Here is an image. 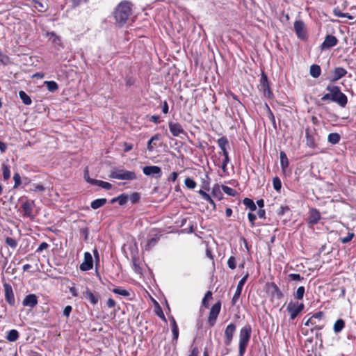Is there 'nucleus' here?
Returning <instances> with one entry per match:
<instances>
[{
	"label": "nucleus",
	"mask_w": 356,
	"mask_h": 356,
	"mask_svg": "<svg viewBox=\"0 0 356 356\" xmlns=\"http://www.w3.org/2000/svg\"><path fill=\"white\" fill-rule=\"evenodd\" d=\"M140 198V194L138 193L134 192L129 196V200L131 202L132 204H136L139 202Z\"/></svg>",
	"instance_id": "nucleus-46"
},
{
	"label": "nucleus",
	"mask_w": 356,
	"mask_h": 356,
	"mask_svg": "<svg viewBox=\"0 0 356 356\" xmlns=\"http://www.w3.org/2000/svg\"><path fill=\"white\" fill-rule=\"evenodd\" d=\"M38 298L35 294H29L24 298L22 304L25 307L33 308L38 305Z\"/></svg>",
	"instance_id": "nucleus-18"
},
{
	"label": "nucleus",
	"mask_w": 356,
	"mask_h": 356,
	"mask_svg": "<svg viewBox=\"0 0 356 356\" xmlns=\"http://www.w3.org/2000/svg\"><path fill=\"white\" fill-rule=\"evenodd\" d=\"M222 190L225 194L232 197H234L237 193L234 189L227 186H222Z\"/></svg>",
	"instance_id": "nucleus-39"
},
{
	"label": "nucleus",
	"mask_w": 356,
	"mask_h": 356,
	"mask_svg": "<svg viewBox=\"0 0 356 356\" xmlns=\"http://www.w3.org/2000/svg\"><path fill=\"white\" fill-rule=\"evenodd\" d=\"M198 193L201 195V197L206 201H207L208 202L210 203V204L213 207V209H216V205L214 202V201L211 199V196L206 193V191H204V190L202 189H200L199 191H198Z\"/></svg>",
	"instance_id": "nucleus-26"
},
{
	"label": "nucleus",
	"mask_w": 356,
	"mask_h": 356,
	"mask_svg": "<svg viewBox=\"0 0 356 356\" xmlns=\"http://www.w3.org/2000/svg\"><path fill=\"white\" fill-rule=\"evenodd\" d=\"M184 184L188 189H194L196 187V182L190 177H186L184 180Z\"/></svg>",
	"instance_id": "nucleus-38"
},
{
	"label": "nucleus",
	"mask_w": 356,
	"mask_h": 356,
	"mask_svg": "<svg viewBox=\"0 0 356 356\" xmlns=\"http://www.w3.org/2000/svg\"><path fill=\"white\" fill-rule=\"evenodd\" d=\"M169 129L173 136H179L181 134H184L185 131L182 126L178 122H170L168 123Z\"/></svg>",
	"instance_id": "nucleus-17"
},
{
	"label": "nucleus",
	"mask_w": 356,
	"mask_h": 356,
	"mask_svg": "<svg viewBox=\"0 0 356 356\" xmlns=\"http://www.w3.org/2000/svg\"><path fill=\"white\" fill-rule=\"evenodd\" d=\"M88 0H72V6L77 7L82 3H86Z\"/></svg>",
	"instance_id": "nucleus-60"
},
{
	"label": "nucleus",
	"mask_w": 356,
	"mask_h": 356,
	"mask_svg": "<svg viewBox=\"0 0 356 356\" xmlns=\"http://www.w3.org/2000/svg\"><path fill=\"white\" fill-rule=\"evenodd\" d=\"M72 307L70 305H67L63 310V315L67 318L70 316V313L72 312Z\"/></svg>",
	"instance_id": "nucleus-55"
},
{
	"label": "nucleus",
	"mask_w": 356,
	"mask_h": 356,
	"mask_svg": "<svg viewBox=\"0 0 356 356\" xmlns=\"http://www.w3.org/2000/svg\"><path fill=\"white\" fill-rule=\"evenodd\" d=\"M324 317V313L323 312H318L315 314H314L305 323V325L309 326V325H314V330H322L325 324L321 323L323 318Z\"/></svg>",
	"instance_id": "nucleus-4"
},
{
	"label": "nucleus",
	"mask_w": 356,
	"mask_h": 356,
	"mask_svg": "<svg viewBox=\"0 0 356 356\" xmlns=\"http://www.w3.org/2000/svg\"><path fill=\"white\" fill-rule=\"evenodd\" d=\"M326 90L331 92L332 102L337 103L340 106L345 107L348 102V98L343 94L339 86H327Z\"/></svg>",
	"instance_id": "nucleus-3"
},
{
	"label": "nucleus",
	"mask_w": 356,
	"mask_h": 356,
	"mask_svg": "<svg viewBox=\"0 0 356 356\" xmlns=\"http://www.w3.org/2000/svg\"><path fill=\"white\" fill-rule=\"evenodd\" d=\"M3 177L4 180H7L10 177V170L8 165L3 164L2 165Z\"/></svg>",
	"instance_id": "nucleus-40"
},
{
	"label": "nucleus",
	"mask_w": 356,
	"mask_h": 356,
	"mask_svg": "<svg viewBox=\"0 0 356 356\" xmlns=\"http://www.w3.org/2000/svg\"><path fill=\"white\" fill-rule=\"evenodd\" d=\"M132 14L131 3L128 1H121L113 12L115 23L119 26H124Z\"/></svg>",
	"instance_id": "nucleus-1"
},
{
	"label": "nucleus",
	"mask_w": 356,
	"mask_h": 356,
	"mask_svg": "<svg viewBox=\"0 0 356 356\" xmlns=\"http://www.w3.org/2000/svg\"><path fill=\"white\" fill-rule=\"evenodd\" d=\"M217 143L218 145V147L222 150L223 156L229 155L228 151L227 149V147L229 146V142L227 138L225 136H222L218 139Z\"/></svg>",
	"instance_id": "nucleus-21"
},
{
	"label": "nucleus",
	"mask_w": 356,
	"mask_h": 356,
	"mask_svg": "<svg viewBox=\"0 0 356 356\" xmlns=\"http://www.w3.org/2000/svg\"><path fill=\"white\" fill-rule=\"evenodd\" d=\"M294 31L297 37L300 40H305L307 38L305 24L301 20H297L294 22Z\"/></svg>",
	"instance_id": "nucleus-9"
},
{
	"label": "nucleus",
	"mask_w": 356,
	"mask_h": 356,
	"mask_svg": "<svg viewBox=\"0 0 356 356\" xmlns=\"http://www.w3.org/2000/svg\"><path fill=\"white\" fill-rule=\"evenodd\" d=\"M273 185L274 189L276 191H280V189L282 188V183H281L280 179L277 177H275L273 179Z\"/></svg>",
	"instance_id": "nucleus-45"
},
{
	"label": "nucleus",
	"mask_w": 356,
	"mask_h": 356,
	"mask_svg": "<svg viewBox=\"0 0 356 356\" xmlns=\"http://www.w3.org/2000/svg\"><path fill=\"white\" fill-rule=\"evenodd\" d=\"M305 305L302 302L290 301L287 305L286 311L290 314V319L294 320L304 309Z\"/></svg>",
	"instance_id": "nucleus-6"
},
{
	"label": "nucleus",
	"mask_w": 356,
	"mask_h": 356,
	"mask_svg": "<svg viewBox=\"0 0 356 356\" xmlns=\"http://www.w3.org/2000/svg\"><path fill=\"white\" fill-rule=\"evenodd\" d=\"M280 165L281 168L284 170L289 165V160L286 155V154L284 152H281L280 154Z\"/></svg>",
	"instance_id": "nucleus-35"
},
{
	"label": "nucleus",
	"mask_w": 356,
	"mask_h": 356,
	"mask_svg": "<svg viewBox=\"0 0 356 356\" xmlns=\"http://www.w3.org/2000/svg\"><path fill=\"white\" fill-rule=\"evenodd\" d=\"M13 180L15 181L14 188H17L21 184V177L19 173L16 172L13 175Z\"/></svg>",
	"instance_id": "nucleus-50"
},
{
	"label": "nucleus",
	"mask_w": 356,
	"mask_h": 356,
	"mask_svg": "<svg viewBox=\"0 0 356 356\" xmlns=\"http://www.w3.org/2000/svg\"><path fill=\"white\" fill-rule=\"evenodd\" d=\"M207 180L202 179V189L209 191L210 189V179L207 175H205Z\"/></svg>",
	"instance_id": "nucleus-43"
},
{
	"label": "nucleus",
	"mask_w": 356,
	"mask_h": 356,
	"mask_svg": "<svg viewBox=\"0 0 356 356\" xmlns=\"http://www.w3.org/2000/svg\"><path fill=\"white\" fill-rule=\"evenodd\" d=\"M5 242L6 245L13 249H15L17 246V241L11 237H6Z\"/></svg>",
	"instance_id": "nucleus-44"
},
{
	"label": "nucleus",
	"mask_w": 356,
	"mask_h": 356,
	"mask_svg": "<svg viewBox=\"0 0 356 356\" xmlns=\"http://www.w3.org/2000/svg\"><path fill=\"white\" fill-rule=\"evenodd\" d=\"M248 218L249 221L251 223V226L254 227V220L257 218L256 215H254L252 213H249L248 215Z\"/></svg>",
	"instance_id": "nucleus-56"
},
{
	"label": "nucleus",
	"mask_w": 356,
	"mask_h": 356,
	"mask_svg": "<svg viewBox=\"0 0 356 356\" xmlns=\"http://www.w3.org/2000/svg\"><path fill=\"white\" fill-rule=\"evenodd\" d=\"M104 183V181H102V180H97V179H95L93 181H91V184L92 185H96V186H100L102 188V186H103V184Z\"/></svg>",
	"instance_id": "nucleus-61"
},
{
	"label": "nucleus",
	"mask_w": 356,
	"mask_h": 356,
	"mask_svg": "<svg viewBox=\"0 0 356 356\" xmlns=\"http://www.w3.org/2000/svg\"><path fill=\"white\" fill-rule=\"evenodd\" d=\"M83 296L92 305H96L98 302L99 298L90 291L89 289H86V291L83 292Z\"/></svg>",
	"instance_id": "nucleus-24"
},
{
	"label": "nucleus",
	"mask_w": 356,
	"mask_h": 356,
	"mask_svg": "<svg viewBox=\"0 0 356 356\" xmlns=\"http://www.w3.org/2000/svg\"><path fill=\"white\" fill-rule=\"evenodd\" d=\"M333 13L335 16L339 17H343L344 16V13H342L338 8H335L333 10Z\"/></svg>",
	"instance_id": "nucleus-58"
},
{
	"label": "nucleus",
	"mask_w": 356,
	"mask_h": 356,
	"mask_svg": "<svg viewBox=\"0 0 356 356\" xmlns=\"http://www.w3.org/2000/svg\"><path fill=\"white\" fill-rule=\"evenodd\" d=\"M107 200L106 198L96 199L91 202L90 207L92 209H97L104 206Z\"/></svg>",
	"instance_id": "nucleus-27"
},
{
	"label": "nucleus",
	"mask_w": 356,
	"mask_h": 356,
	"mask_svg": "<svg viewBox=\"0 0 356 356\" xmlns=\"http://www.w3.org/2000/svg\"><path fill=\"white\" fill-rule=\"evenodd\" d=\"M306 145L310 148H315L317 147L316 139L317 135L314 130L307 129L305 131Z\"/></svg>",
	"instance_id": "nucleus-10"
},
{
	"label": "nucleus",
	"mask_w": 356,
	"mask_h": 356,
	"mask_svg": "<svg viewBox=\"0 0 356 356\" xmlns=\"http://www.w3.org/2000/svg\"><path fill=\"white\" fill-rule=\"evenodd\" d=\"M112 291L115 294L120 295L124 297H127L130 295L128 291L121 288H115L112 289Z\"/></svg>",
	"instance_id": "nucleus-41"
},
{
	"label": "nucleus",
	"mask_w": 356,
	"mask_h": 356,
	"mask_svg": "<svg viewBox=\"0 0 356 356\" xmlns=\"http://www.w3.org/2000/svg\"><path fill=\"white\" fill-rule=\"evenodd\" d=\"M353 237H354L353 233H348L346 237L341 238V241L343 243H347L350 242L353 239Z\"/></svg>",
	"instance_id": "nucleus-52"
},
{
	"label": "nucleus",
	"mask_w": 356,
	"mask_h": 356,
	"mask_svg": "<svg viewBox=\"0 0 356 356\" xmlns=\"http://www.w3.org/2000/svg\"><path fill=\"white\" fill-rule=\"evenodd\" d=\"M199 350L197 347H193L191 350V353L188 356H198Z\"/></svg>",
	"instance_id": "nucleus-64"
},
{
	"label": "nucleus",
	"mask_w": 356,
	"mask_h": 356,
	"mask_svg": "<svg viewBox=\"0 0 356 356\" xmlns=\"http://www.w3.org/2000/svg\"><path fill=\"white\" fill-rule=\"evenodd\" d=\"M93 267V260L92 255L90 252H86L84 253V259L80 265V270L82 271H88Z\"/></svg>",
	"instance_id": "nucleus-16"
},
{
	"label": "nucleus",
	"mask_w": 356,
	"mask_h": 356,
	"mask_svg": "<svg viewBox=\"0 0 356 356\" xmlns=\"http://www.w3.org/2000/svg\"><path fill=\"white\" fill-rule=\"evenodd\" d=\"M34 202L33 201H26L22 205V208L24 212V216L26 217H33V207Z\"/></svg>",
	"instance_id": "nucleus-20"
},
{
	"label": "nucleus",
	"mask_w": 356,
	"mask_h": 356,
	"mask_svg": "<svg viewBox=\"0 0 356 356\" xmlns=\"http://www.w3.org/2000/svg\"><path fill=\"white\" fill-rule=\"evenodd\" d=\"M170 325L172 332V342L177 343V339L179 337V328L173 317H172L170 319Z\"/></svg>",
	"instance_id": "nucleus-25"
},
{
	"label": "nucleus",
	"mask_w": 356,
	"mask_h": 356,
	"mask_svg": "<svg viewBox=\"0 0 356 356\" xmlns=\"http://www.w3.org/2000/svg\"><path fill=\"white\" fill-rule=\"evenodd\" d=\"M251 337V327L245 325L240 330L239 343H238V356H243L248 342Z\"/></svg>",
	"instance_id": "nucleus-2"
},
{
	"label": "nucleus",
	"mask_w": 356,
	"mask_h": 356,
	"mask_svg": "<svg viewBox=\"0 0 356 356\" xmlns=\"http://www.w3.org/2000/svg\"><path fill=\"white\" fill-rule=\"evenodd\" d=\"M158 239L156 238H151L147 241V243L145 246V250L149 251L154 246L156 245Z\"/></svg>",
	"instance_id": "nucleus-36"
},
{
	"label": "nucleus",
	"mask_w": 356,
	"mask_h": 356,
	"mask_svg": "<svg viewBox=\"0 0 356 356\" xmlns=\"http://www.w3.org/2000/svg\"><path fill=\"white\" fill-rule=\"evenodd\" d=\"M6 301L10 305L14 306L15 303L14 293L11 285L8 283L3 284Z\"/></svg>",
	"instance_id": "nucleus-15"
},
{
	"label": "nucleus",
	"mask_w": 356,
	"mask_h": 356,
	"mask_svg": "<svg viewBox=\"0 0 356 356\" xmlns=\"http://www.w3.org/2000/svg\"><path fill=\"white\" fill-rule=\"evenodd\" d=\"M236 330V326L234 323H229L225 330V340L224 343L226 346H229L232 341L233 337Z\"/></svg>",
	"instance_id": "nucleus-11"
},
{
	"label": "nucleus",
	"mask_w": 356,
	"mask_h": 356,
	"mask_svg": "<svg viewBox=\"0 0 356 356\" xmlns=\"http://www.w3.org/2000/svg\"><path fill=\"white\" fill-rule=\"evenodd\" d=\"M289 277L290 278L291 280H294V281H301L304 279L302 277L300 276V274H296V273L289 274Z\"/></svg>",
	"instance_id": "nucleus-51"
},
{
	"label": "nucleus",
	"mask_w": 356,
	"mask_h": 356,
	"mask_svg": "<svg viewBox=\"0 0 356 356\" xmlns=\"http://www.w3.org/2000/svg\"><path fill=\"white\" fill-rule=\"evenodd\" d=\"M45 190L44 187L41 184H34L30 188L31 191L33 192H43Z\"/></svg>",
	"instance_id": "nucleus-48"
},
{
	"label": "nucleus",
	"mask_w": 356,
	"mask_h": 356,
	"mask_svg": "<svg viewBox=\"0 0 356 356\" xmlns=\"http://www.w3.org/2000/svg\"><path fill=\"white\" fill-rule=\"evenodd\" d=\"M35 7L39 10V11H44L46 10V7L43 5L42 3L36 1L35 2Z\"/></svg>",
	"instance_id": "nucleus-54"
},
{
	"label": "nucleus",
	"mask_w": 356,
	"mask_h": 356,
	"mask_svg": "<svg viewBox=\"0 0 356 356\" xmlns=\"http://www.w3.org/2000/svg\"><path fill=\"white\" fill-rule=\"evenodd\" d=\"M220 309L221 303L220 301L215 303L211 308L208 317V324L210 327H213L215 325L218 316L220 312Z\"/></svg>",
	"instance_id": "nucleus-7"
},
{
	"label": "nucleus",
	"mask_w": 356,
	"mask_h": 356,
	"mask_svg": "<svg viewBox=\"0 0 356 356\" xmlns=\"http://www.w3.org/2000/svg\"><path fill=\"white\" fill-rule=\"evenodd\" d=\"M248 277H249V274L247 273L243 277V278L238 282L237 287H236V290L235 293L232 300V303L233 305H236L238 300L239 299L240 296L241 294L243 286L245 284V282L247 281Z\"/></svg>",
	"instance_id": "nucleus-14"
},
{
	"label": "nucleus",
	"mask_w": 356,
	"mask_h": 356,
	"mask_svg": "<svg viewBox=\"0 0 356 356\" xmlns=\"http://www.w3.org/2000/svg\"><path fill=\"white\" fill-rule=\"evenodd\" d=\"M227 266L232 270H234V269L236 268V258L234 256H231L228 259V260H227Z\"/></svg>",
	"instance_id": "nucleus-47"
},
{
	"label": "nucleus",
	"mask_w": 356,
	"mask_h": 356,
	"mask_svg": "<svg viewBox=\"0 0 356 356\" xmlns=\"http://www.w3.org/2000/svg\"><path fill=\"white\" fill-rule=\"evenodd\" d=\"M345 327V322L343 319H338L334 324L333 330L335 333H339Z\"/></svg>",
	"instance_id": "nucleus-29"
},
{
	"label": "nucleus",
	"mask_w": 356,
	"mask_h": 356,
	"mask_svg": "<svg viewBox=\"0 0 356 356\" xmlns=\"http://www.w3.org/2000/svg\"><path fill=\"white\" fill-rule=\"evenodd\" d=\"M260 88L265 96H267L269 98L272 97L273 93L270 89L268 77L264 72H262L261 74V77L260 80Z\"/></svg>",
	"instance_id": "nucleus-13"
},
{
	"label": "nucleus",
	"mask_w": 356,
	"mask_h": 356,
	"mask_svg": "<svg viewBox=\"0 0 356 356\" xmlns=\"http://www.w3.org/2000/svg\"><path fill=\"white\" fill-rule=\"evenodd\" d=\"M305 291V289L304 286H299L293 294L294 298L297 300H302L304 297Z\"/></svg>",
	"instance_id": "nucleus-37"
},
{
	"label": "nucleus",
	"mask_w": 356,
	"mask_h": 356,
	"mask_svg": "<svg viewBox=\"0 0 356 356\" xmlns=\"http://www.w3.org/2000/svg\"><path fill=\"white\" fill-rule=\"evenodd\" d=\"M178 177V173L177 172H173L171 175L168 177L167 180L168 181H175Z\"/></svg>",
	"instance_id": "nucleus-57"
},
{
	"label": "nucleus",
	"mask_w": 356,
	"mask_h": 356,
	"mask_svg": "<svg viewBox=\"0 0 356 356\" xmlns=\"http://www.w3.org/2000/svg\"><path fill=\"white\" fill-rule=\"evenodd\" d=\"M19 338V332L16 330H10L6 336V339L8 341L14 342L17 341Z\"/></svg>",
	"instance_id": "nucleus-31"
},
{
	"label": "nucleus",
	"mask_w": 356,
	"mask_h": 356,
	"mask_svg": "<svg viewBox=\"0 0 356 356\" xmlns=\"http://www.w3.org/2000/svg\"><path fill=\"white\" fill-rule=\"evenodd\" d=\"M84 179L85 180L88 182V183H90L91 184V181H93L94 179H91L90 177H89V172H88V168H86L84 171Z\"/></svg>",
	"instance_id": "nucleus-59"
},
{
	"label": "nucleus",
	"mask_w": 356,
	"mask_h": 356,
	"mask_svg": "<svg viewBox=\"0 0 356 356\" xmlns=\"http://www.w3.org/2000/svg\"><path fill=\"white\" fill-rule=\"evenodd\" d=\"M347 73V71L341 67L334 68L332 72V81H336L343 77Z\"/></svg>",
	"instance_id": "nucleus-22"
},
{
	"label": "nucleus",
	"mask_w": 356,
	"mask_h": 356,
	"mask_svg": "<svg viewBox=\"0 0 356 356\" xmlns=\"http://www.w3.org/2000/svg\"><path fill=\"white\" fill-rule=\"evenodd\" d=\"M229 161H230V160H229V155L224 156V159H223V161L222 162V165H221V168L224 172H226L227 165L229 163Z\"/></svg>",
	"instance_id": "nucleus-49"
},
{
	"label": "nucleus",
	"mask_w": 356,
	"mask_h": 356,
	"mask_svg": "<svg viewBox=\"0 0 356 356\" xmlns=\"http://www.w3.org/2000/svg\"><path fill=\"white\" fill-rule=\"evenodd\" d=\"M19 96L25 105H30L32 103L31 97L23 90L19 92Z\"/></svg>",
	"instance_id": "nucleus-33"
},
{
	"label": "nucleus",
	"mask_w": 356,
	"mask_h": 356,
	"mask_svg": "<svg viewBox=\"0 0 356 356\" xmlns=\"http://www.w3.org/2000/svg\"><path fill=\"white\" fill-rule=\"evenodd\" d=\"M44 84L47 86L49 91L54 92L58 89L57 83L54 81H46Z\"/></svg>",
	"instance_id": "nucleus-32"
},
{
	"label": "nucleus",
	"mask_w": 356,
	"mask_h": 356,
	"mask_svg": "<svg viewBox=\"0 0 356 356\" xmlns=\"http://www.w3.org/2000/svg\"><path fill=\"white\" fill-rule=\"evenodd\" d=\"M338 43L337 38L332 35H327L325 38L324 41L321 44L320 48L321 51L329 49L334 46H336Z\"/></svg>",
	"instance_id": "nucleus-12"
},
{
	"label": "nucleus",
	"mask_w": 356,
	"mask_h": 356,
	"mask_svg": "<svg viewBox=\"0 0 356 356\" xmlns=\"http://www.w3.org/2000/svg\"><path fill=\"white\" fill-rule=\"evenodd\" d=\"M341 139V136L338 133H331L327 136V141L332 144H337Z\"/></svg>",
	"instance_id": "nucleus-30"
},
{
	"label": "nucleus",
	"mask_w": 356,
	"mask_h": 356,
	"mask_svg": "<svg viewBox=\"0 0 356 356\" xmlns=\"http://www.w3.org/2000/svg\"><path fill=\"white\" fill-rule=\"evenodd\" d=\"M243 204L248 207L251 211L257 209V207L252 200L245 197L243 200Z\"/></svg>",
	"instance_id": "nucleus-34"
},
{
	"label": "nucleus",
	"mask_w": 356,
	"mask_h": 356,
	"mask_svg": "<svg viewBox=\"0 0 356 356\" xmlns=\"http://www.w3.org/2000/svg\"><path fill=\"white\" fill-rule=\"evenodd\" d=\"M124 152H128L130 150H131L132 148H133V145L131 144H130V143H124Z\"/></svg>",
	"instance_id": "nucleus-62"
},
{
	"label": "nucleus",
	"mask_w": 356,
	"mask_h": 356,
	"mask_svg": "<svg viewBox=\"0 0 356 356\" xmlns=\"http://www.w3.org/2000/svg\"><path fill=\"white\" fill-rule=\"evenodd\" d=\"M321 70L319 65H312L310 67L309 74L314 78H318L321 75Z\"/></svg>",
	"instance_id": "nucleus-28"
},
{
	"label": "nucleus",
	"mask_w": 356,
	"mask_h": 356,
	"mask_svg": "<svg viewBox=\"0 0 356 356\" xmlns=\"http://www.w3.org/2000/svg\"><path fill=\"white\" fill-rule=\"evenodd\" d=\"M321 218L319 211L316 209H312L309 212V222L312 225L316 224Z\"/></svg>",
	"instance_id": "nucleus-23"
},
{
	"label": "nucleus",
	"mask_w": 356,
	"mask_h": 356,
	"mask_svg": "<svg viewBox=\"0 0 356 356\" xmlns=\"http://www.w3.org/2000/svg\"><path fill=\"white\" fill-rule=\"evenodd\" d=\"M268 290L271 296L277 300H280L283 297L282 292L274 282H271L268 284Z\"/></svg>",
	"instance_id": "nucleus-19"
},
{
	"label": "nucleus",
	"mask_w": 356,
	"mask_h": 356,
	"mask_svg": "<svg viewBox=\"0 0 356 356\" xmlns=\"http://www.w3.org/2000/svg\"><path fill=\"white\" fill-rule=\"evenodd\" d=\"M110 177L113 179L120 180H134L137 177L134 171H128L124 170H115L111 172Z\"/></svg>",
	"instance_id": "nucleus-5"
},
{
	"label": "nucleus",
	"mask_w": 356,
	"mask_h": 356,
	"mask_svg": "<svg viewBox=\"0 0 356 356\" xmlns=\"http://www.w3.org/2000/svg\"><path fill=\"white\" fill-rule=\"evenodd\" d=\"M49 247V244L46 242H42L40 244L39 247L36 250V252H41L43 250L47 249Z\"/></svg>",
	"instance_id": "nucleus-53"
},
{
	"label": "nucleus",
	"mask_w": 356,
	"mask_h": 356,
	"mask_svg": "<svg viewBox=\"0 0 356 356\" xmlns=\"http://www.w3.org/2000/svg\"><path fill=\"white\" fill-rule=\"evenodd\" d=\"M129 200V195L125 193H122L118 196V202L120 205H124Z\"/></svg>",
	"instance_id": "nucleus-42"
},
{
	"label": "nucleus",
	"mask_w": 356,
	"mask_h": 356,
	"mask_svg": "<svg viewBox=\"0 0 356 356\" xmlns=\"http://www.w3.org/2000/svg\"><path fill=\"white\" fill-rule=\"evenodd\" d=\"M257 215H258L259 218H265V217H266L265 210L262 209H259V211H257Z\"/></svg>",
	"instance_id": "nucleus-63"
},
{
	"label": "nucleus",
	"mask_w": 356,
	"mask_h": 356,
	"mask_svg": "<svg viewBox=\"0 0 356 356\" xmlns=\"http://www.w3.org/2000/svg\"><path fill=\"white\" fill-rule=\"evenodd\" d=\"M143 172L146 176H150L155 179H159L162 175L160 167L157 165H147L143 168Z\"/></svg>",
	"instance_id": "nucleus-8"
}]
</instances>
